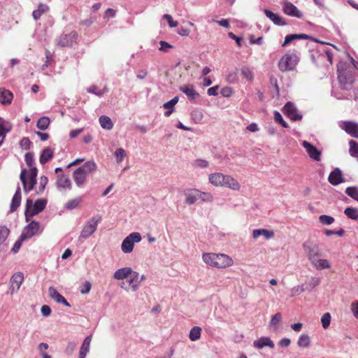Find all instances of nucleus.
Instances as JSON below:
<instances>
[{"label": "nucleus", "mask_w": 358, "mask_h": 358, "mask_svg": "<svg viewBox=\"0 0 358 358\" xmlns=\"http://www.w3.org/2000/svg\"><path fill=\"white\" fill-rule=\"evenodd\" d=\"M310 337L306 334H302L300 336L297 344L301 348H307L310 345Z\"/></svg>", "instance_id": "nucleus-41"}, {"label": "nucleus", "mask_w": 358, "mask_h": 358, "mask_svg": "<svg viewBox=\"0 0 358 358\" xmlns=\"http://www.w3.org/2000/svg\"><path fill=\"white\" fill-rule=\"evenodd\" d=\"M193 165L194 166L199 167V168H206L208 166L209 163L206 159H198L194 162Z\"/></svg>", "instance_id": "nucleus-57"}, {"label": "nucleus", "mask_w": 358, "mask_h": 358, "mask_svg": "<svg viewBox=\"0 0 358 358\" xmlns=\"http://www.w3.org/2000/svg\"><path fill=\"white\" fill-rule=\"evenodd\" d=\"M27 170L25 169H22L20 175V179L23 185V189L24 192L27 194L29 193L31 189V188L28 185V180L27 178Z\"/></svg>", "instance_id": "nucleus-33"}, {"label": "nucleus", "mask_w": 358, "mask_h": 358, "mask_svg": "<svg viewBox=\"0 0 358 358\" xmlns=\"http://www.w3.org/2000/svg\"><path fill=\"white\" fill-rule=\"evenodd\" d=\"M50 123V121L48 117H42L38 120L36 127L38 129L45 131L48 128Z\"/></svg>", "instance_id": "nucleus-37"}, {"label": "nucleus", "mask_w": 358, "mask_h": 358, "mask_svg": "<svg viewBox=\"0 0 358 358\" xmlns=\"http://www.w3.org/2000/svg\"><path fill=\"white\" fill-rule=\"evenodd\" d=\"M303 247L310 262H315V259L321 255L319 246L313 242L306 241L303 243Z\"/></svg>", "instance_id": "nucleus-6"}, {"label": "nucleus", "mask_w": 358, "mask_h": 358, "mask_svg": "<svg viewBox=\"0 0 358 358\" xmlns=\"http://www.w3.org/2000/svg\"><path fill=\"white\" fill-rule=\"evenodd\" d=\"M331 316L329 313H326L322 315V317L321 318V322H322V327L324 329H327L329 327L330 323H331Z\"/></svg>", "instance_id": "nucleus-46"}, {"label": "nucleus", "mask_w": 358, "mask_h": 358, "mask_svg": "<svg viewBox=\"0 0 358 358\" xmlns=\"http://www.w3.org/2000/svg\"><path fill=\"white\" fill-rule=\"evenodd\" d=\"M48 295L49 296L55 300L58 303H62L65 306L70 307V303L66 301V299L60 294L58 291L52 286L48 288Z\"/></svg>", "instance_id": "nucleus-14"}, {"label": "nucleus", "mask_w": 358, "mask_h": 358, "mask_svg": "<svg viewBox=\"0 0 358 358\" xmlns=\"http://www.w3.org/2000/svg\"><path fill=\"white\" fill-rule=\"evenodd\" d=\"M209 181L214 185L227 187L234 190L240 187V185L234 178L220 173L210 174Z\"/></svg>", "instance_id": "nucleus-2"}, {"label": "nucleus", "mask_w": 358, "mask_h": 358, "mask_svg": "<svg viewBox=\"0 0 358 358\" xmlns=\"http://www.w3.org/2000/svg\"><path fill=\"white\" fill-rule=\"evenodd\" d=\"M341 87L345 90H350L355 79L352 73L350 71L338 75Z\"/></svg>", "instance_id": "nucleus-8"}, {"label": "nucleus", "mask_w": 358, "mask_h": 358, "mask_svg": "<svg viewBox=\"0 0 358 358\" xmlns=\"http://www.w3.org/2000/svg\"><path fill=\"white\" fill-rule=\"evenodd\" d=\"M47 202V200L45 199H37L31 210L29 218L43 211L46 207Z\"/></svg>", "instance_id": "nucleus-16"}, {"label": "nucleus", "mask_w": 358, "mask_h": 358, "mask_svg": "<svg viewBox=\"0 0 358 358\" xmlns=\"http://www.w3.org/2000/svg\"><path fill=\"white\" fill-rule=\"evenodd\" d=\"M159 44H160L159 50L161 51H164L166 52H169V49L173 48V46L171 44H169V43L164 41H161L159 42Z\"/></svg>", "instance_id": "nucleus-61"}, {"label": "nucleus", "mask_w": 358, "mask_h": 358, "mask_svg": "<svg viewBox=\"0 0 358 358\" xmlns=\"http://www.w3.org/2000/svg\"><path fill=\"white\" fill-rule=\"evenodd\" d=\"M81 201V198H76L70 200L65 204V208L68 210H73L76 208Z\"/></svg>", "instance_id": "nucleus-45"}, {"label": "nucleus", "mask_w": 358, "mask_h": 358, "mask_svg": "<svg viewBox=\"0 0 358 358\" xmlns=\"http://www.w3.org/2000/svg\"><path fill=\"white\" fill-rule=\"evenodd\" d=\"M92 287V284L90 281H85L80 289V293L85 294L90 292Z\"/></svg>", "instance_id": "nucleus-60"}, {"label": "nucleus", "mask_w": 358, "mask_h": 358, "mask_svg": "<svg viewBox=\"0 0 358 358\" xmlns=\"http://www.w3.org/2000/svg\"><path fill=\"white\" fill-rule=\"evenodd\" d=\"M10 234V229L5 225H0V245H3Z\"/></svg>", "instance_id": "nucleus-36"}, {"label": "nucleus", "mask_w": 358, "mask_h": 358, "mask_svg": "<svg viewBox=\"0 0 358 358\" xmlns=\"http://www.w3.org/2000/svg\"><path fill=\"white\" fill-rule=\"evenodd\" d=\"M274 120L276 122L281 124L284 128L288 127V124L284 120L282 115L277 110L274 111Z\"/></svg>", "instance_id": "nucleus-49"}, {"label": "nucleus", "mask_w": 358, "mask_h": 358, "mask_svg": "<svg viewBox=\"0 0 358 358\" xmlns=\"http://www.w3.org/2000/svg\"><path fill=\"white\" fill-rule=\"evenodd\" d=\"M263 236L266 239H270L274 236V232L273 230H268L266 229H254L252 231V237L256 239L259 236Z\"/></svg>", "instance_id": "nucleus-24"}, {"label": "nucleus", "mask_w": 358, "mask_h": 358, "mask_svg": "<svg viewBox=\"0 0 358 358\" xmlns=\"http://www.w3.org/2000/svg\"><path fill=\"white\" fill-rule=\"evenodd\" d=\"M253 345L255 348L258 349H262L266 346L271 348H274L275 347L273 342L268 337H262L259 340L255 341Z\"/></svg>", "instance_id": "nucleus-21"}, {"label": "nucleus", "mask_w": 358, "mask_h": 358, "mask_svg": "<svg viewBox=\"0 0 358 358\" xmlns=\"http://www.w3.org/2000/svg\"><path fill=\"white\" fill-rule=\"evenodd\" d=\"M301 145L306 149L308 156L316 162H320L321 160L322 152L316 148V146L306 141H303Z\"/></svg>", "instance_id": "nucleus-9"}, {"label": "nucleus", "mask_w": 358, "mask_h": 358, "mask_svg": "<svg viewBox=\"0 0 358 358\" xmlns=\"http://www.w3.org/2000/svg\"><path fill=\"white\" fill-rule=\"evenodd\" d=\"M282 6V10L286 15L298 18L303 17V13L292 3L286 1Z\"/></svg>", "instance_id": "nucleus-12"}, {"label": "nucleus", "mask_w": 358, "mask_h": 358, "mask_svg": "<svg viewBox=\"0 0 358 358\" xmlns=\"http://www.w3.org/2000/svg\"><path fill=\"white\" fill-rule=\"evenodd\" d=\"M40 229V224L36 221H31L24 229L21 235L22 238L29 239L36 235Z\"/></svg>", "instance_id": "nucleus-10"}, {"label": "nucleus", "mask_w": 358, "mask_h": 358, "mask_svg": "<svg viewBox=\"0 0 358 358\" xmlns=\"http://www.w3.org/2000/svg\"><path fill=\"white\" fill-rule=\"evenodd\" d=\"M57 187L59 189H71V181L69 176L65 174H62L58 176L56 181Z\"/></svg>", "instance_id": "nucleus-18"}, {"label": "nucleus", "mask_w": 358, "mask_h": 358, "mask_svg": "<svg viewBox=\"0 0 358 358\" xmlns=\"http://www.w3.org/2000/svg\"><path fill=\"white\" fill-rule=\"evenodd\" d=\"M31 144V141L29 138L27 137L22 138L20 143V147L25 150H29L30 148Z\"/></svg>", "instance_id": "nucleus-59"}, {"label": "nucleus", "mask_w": 358, "mask_h": 358, "mask_svg": "<svg viewBox=\"0 0 358 358\" xmlns=\"http://www.w3.org/2000/svg\"><path fill=\"white\" fill-rule=\"evenodd\" d=\"M180 90L191 101L199 97V94L194 90L192 85H185L180 87Z\"/></svg>", "instance_id": "nucleus-19"}, {"label": "nucleus", "mask_w": 358, "mask_h": 358, "mask_svg": "<svg viewBox=\"0 0 358 358\" xmlns=\"http://www.w3.org/2000/svg\"><path fill=\"white\" fill-rule=\"evenodd\" d=\"M202 258L206 264L217 268H225L233 264L232 259L224 254L203 253Z\"/></svg>", "instance_id": "nucleus-1"}, {"label": "nucleus", "mask_w": 358, "mask_h": 358, "mask_svg": "<svg viewBox=\"0 0 358 358\" xmlns=\"http://www.w3.org/2000/svg\"><path fill=\"white\" fill-rule=\"evenodd\" d=\"M96 169L97 166L94 161H88L85 162L83 166L78 168V169H80V171L86 176L94 172Z\"/></svg>", "instance_id": "nucleus-25"}, {"label": "nucleus", "mask_w": 358, "mask_h": 358, "mask_svg": "<svg viewBox=\"0 0 358 358\" xmlns=\"http://www.w3.org/2000/svg\"><path fill=\"white\" fill-rule=\"evenodd\" d=\"M129 273H131V268L129 267H124L117 269L114 273V278L116 280H123L129 277Z\"/></svg>", "instance_id": "nucleus-27"}, {"label": "nucleus", "mask_w": 358, "mask_h": 358, "mask_svg": "<svg viewBox=\"0 0 358 358\" xmlns=\"http://www.w3.org/2000/svg\"><path fill=\"white\" fill-rule=\"evenodd\" d=\"M351 310L354 316L358 319V301H355L351 304Z\"/></svg>", "instance_id": "nucleus-64"}, {"label": "nucleus", "mask_w": 358, "mask_h": 358, "mask_svg": "<svg viewBox=\"0 0 358 358\" xmlns=\"http://www.w3.org/2000/svg\"><path fill=\"white\" fill-rule=\"evenodd\" d=\"M199 194L200 192L196 189L191 190L189 192L186 193L185 203L189 205L195 203L199 197Z\"/></svg>", "instance_id": "nucleus-28"}, {"label": "nucleus", "mask_w": 358, "mask_h": 358, "mask_svg": "<svg viewBox=\"0 0 358 358\" xmlns=\"http://www.w3.org/2000/svg\"><path fill=\"white\" fill-rule=\"evenodd\" d=\"M48 177H46L45 176H42L40 178L38 189V190H36L37 194H41L44 192V190L45 189V186L48 184Z\"/></svg>", "instance_id": "nucleus-43"}, {"label": "nucleus", "mask_w": 358, "mask_h": 358, "mask_svg": "<svg viewBox=\"0 0 358 358\" xmlns=\"http://www.w3.org/2000/svg\"><path fill=\"white\" fill-rule=\"evenodd\" d=\"M320 283V279L319 278L312 277L308 282V285L306 287V289L308 290H311Z\"/></svg>", "instance_id": "nucleus-53"}, {"label": "nucleus", "mask_w": 358, "mask_h": 358, "mask_svg": "<svg viewBox=\"0 0 358 358\" xmlns=\"http://www.w3.org/2000/svg\"><path fill=\"white\" fill-rule=\"evenodd\" d=\"M54 150L47 147L44 148L41 154L39 162L41 164H45L53 158Z\"/></svg>", "instance_id": "nucleus-22"}, {"label": "nucleus", "mask_w": 358, "mask_h": 358, "mask_svg": "<svg viewBox=\"0 0 358 358\" xmlns=\"http://www.w3.org/2000/svg\"><path fill=\"white\" fill-rule=\"evenodd\" d=\"M77 33L71 31L70 34H62L57 40V43L61 47L71 46L77 38Z\"/></svg>", "instance_id": "nucleus-11"}, {"label": "nucleus", "mask_w": 358, "mask_h": 358, "mask_svg": "<svg viewBox=\"0 0 358 358\" xmlns=\"http://www.w3.org/2000/svg\"><path fill=\"white\" fill-rule=\"evenodd\" d=\"M319 221L323 224L330 225L334 222V218L330 215H322L319 217Z\"/></svg>", "instance_id": "nucleus-47"}, {"label": "nucleus", "mask_w": 358, "mask_h": 358, "mask_svg": "<svg viewBox=\"0 0 358 358\" xmlns=\"http://www.w3.org/2000/svg\"><path fill=\"white\" fill-rule=\"evenodd\" d=\"M21 189L20 187L18 186L11 200L10 212L13 213L18 208L21 203Z\"/></svg>", "instance_id": "nucleus-20"}, {"label": "nucleus", "mask_w": 358, "mask_h": 358, "mask_svg": "<svg viewBox=\"0 0 358 358\" xmlns=\"http://www.w3.org/2000/svg\"><path fill=\"white\" fill-rule=\"evenodd\" d=\"M201 329L199 327H194L189 332V339L192 341L198 340L201 337Z\"/></svg>", "instance_id": "nucleus-39"}, {"label": "nucleus", "mask_w": 358, "mask_h": 358, "mask_svg": "<svg viewBox=\"0 0 358 358\" xmlns=\"http://www.w3.org/2000/svg\"><path fill=\"white\" fill-rule=\"evenodd\" d=\"M80 171V169H76L73 173V180L76 185L79 187H81L85 185L87 177V176Z\"/></svg>", "instance_id": "nucleus-23"}, {"label": "nucleus", "mask_w": 358, "mask_h": 358, "mask_svg": "<svg viewBox=\"0 0 358 358\" xmlns=\"http://www.w3.org/2000/svg\"><path fill=\"white\" fill-rule=\"evenodd\" d=\"M241 74L244 78H245L248 80L251 81L253 80V73L251 71V70L247 66H243L241 69Z\"/></svg>", "instance_id": "nucleus-51"}, {"label": "nucleus", "mask_w": 358, "mask_h": 358, "mask_svg": "<svg viewBox=\"0 0 358 358\" xmlns=\"http://www.w3.org/2000/svg\"><path fill=\"white\" fill-rule=\"evenodd\" d=\"M344 213L348 217L352 220H358V210L355 208L348 207L345 209Z\"/></svg>", "instance_id": "nucleus-38"}, {"label": "nucleus", "mask_w": 358, "mask_h": 358, "mask_svg": "<svg viewBox=\"0 0 358 358\" xmlns=\"http://www.w3.org/2000/svg\"><path fill=\"white\" fill-rule=\"evenodd\" d=\"M24 276L23 274L20 272L15 273L11 279V283L13 288L16 287L17 289H19L22 282H23Z\"/></svg>", "instance_id": "nucleus-30"}, {"label": "nucleus", "mask_w": 358, "mask_h": 358, "mask_svg": "<svg viewBox=\"0 0 358 358\" xmlns=\"http://www.w3.org/2000/svg\"><path fill=\"white\" fill-rule=\"evenodd\" d=\"M13 95L11 92L7 90L0 91V102L4 105L10 104Z\"/></svg>", "instance_id": "nucleus-29"}, {"label": "nucleus", "mask_w": 358, "mask_h": 358, "mask_svg": "<svg viewBox=\"0 0 358 358\" xmlns=\"http://www.w3.org/2000/svg\"><path fill=\"white\" fill-rule=\"evenodd\" d=\"M342 129L354 138H358V124L356 122L345 121L343 122Z\"/></svg>", "instance_id": "nucleus-15"}, {"label": "nucleus", "mask_w": 358, "mask_h": 358, "mask_svg": "<svg viewBox=\"0 0 358 358\" xmlns=\"http://www.w3.org/2000/svg\"><path fill=\"white\" fill-rule=\"evenodd\" d=\"M163 18L166 19L170 27H176L178 25V22L173 21V17L169 14H164Z\"/></svg>", "instance_id": "nucleus-62"}, {"label": "nucleus", "mask_w": 358, "mask_h": 358, "mask_svg": "<svg viewBox=\"0 0 358 358\" xmlns=\"http://www.w3.org/2000/svg\"><path fill=\"white\" fill-rule=\"evenodd\" d=\"M101 220V217L96 215L87 221L81 231L79 239H86L91 236L96 230L97 226Z\"/></svg>", "instance_id": "nucleus-4"}, {"label": "nucleus", "mask_w": 358, "mask_h": 358, "mask_svg": "<svg viewBox=\"0 0 358 358\" xmlns=\"http://www.w3.org/2000/svg\"><path fill=\"white\" fill-rule=\"evenodd\" d=\"M299 60L296 53L285 54L278 62V68L281 71H293Z\"/></svg>", "instance_id": "nucleus-3"}, {"label": "nucleus", "mask_w": 358, "mask_h": 358, "mask_svg": "<svg viewBox=\"0 0 358 358\" xmlns=\"http://www.w3.org/2000/svg\"><path fill=\"white\" fill-rule=\"evenodd\" d=\"M129 283L131 285L133 290L135 291L139 285V274L131 270V273H129Z\"/></svg>", "instance_id": "nucleus-31"}, {"label": "nucleus", "mask_w": 358, "mask_h": 358, "mask_svg": "<svg viewBox=\"0 0 358 358\" xmlns=\"http://www.w3.org/2000/svg\"><path fill=\"white\" fill-rule=\"evenodd\" d=\"M238 69H235L234 71L231 72L229 73V75L227 76V82L230 83H235L238 81Z\"/></svg>", "instance_id": "nucleus-52"}, {"label": "nucleus", "mask_w": 358, "mask_h": 358, "mask_svg": "<svg viewBox=\"0 0 358 358\" xmlns=\"http://www.w3.org/2000/svg\"><path fill=\"white\" fill-rule=\"evenodd\" d=\"M345 194L350 197L358 201V187L355 186L348 187L345 189Z\"/></svg>", "instance_id": "nucleus-40"}, {"label": "nucleus", "mask_w": 358, "mask_h": 358, "mask_svg": "<svg viewBox=\"0 0 358 358\" xmlns=\"http://www.w3.org/2000/svg\"><path fill=\"white\" fill-rule=\"evenodd\" d=\"M141 241V236L138 232H133L127 236L121 245L122 251L124 253H130L134 246L135 243H139Z\"/></svg>", "instance_id": "nucleus-5"}, {"label": "nucleus", "mask_w": 358, "mask_h": 358, "mask_svg": "<svg viewBox=\"0 0 358 358\" xmlns=\"http://www.w3.org/2000/svg\"><path fill=\"white\" fill-rule=\"evenodd\" d=\"M328 181L336 186L345 182L342 171L339 168H335L329 174Z\"/></svg>", "instance_id": "nucleus-13"}, {"label": "nucleus", "mask_w": 358, "mask_h": 358, "mask_svg": "<svg viewBox=\"0 0 358 358\" xmlns=\"http://www.w3.org/2000/svg\"><path fill=\"white\" fill-rule=\"evenodd\" d=\"M92 336H87L83 342L79 352V358H85L87 353L90 351V343Z\"/></svg>", "instance_id": "nucleus-26"}, {"label": "nucleus", "mask_w": 358, "mask_h": 358, "mask_svg": "<svg viewBox=\"0 0 358 358\" xmlns=\"http://www.w3.org/2000/svg\"><path fill=\"white\" fill-rule=\"evenodd\" d=\"M115 155L116 157L117 162L120 163L126 156V151L122 148H117L115 152Z\"/></svg>", "instance_id": "nucleus-50"}, {"label": "nucleus", "mask_w": 358, "mask_h": 358, "mask_svg": "<svg viewBox=\"0 0 358 358\" xmlns=\"http://www.w3.org/2000/svg\"><path fill=\"white\" fill-rule=\"evenodd\" d=\"M203 117V113L201 110H195L191 113V118L195 123H200Z\"/></svg>", "instance_id": "nucleus-44"}, {"label": "nucleus", "mask_w": 358, "mask_h": 358, "mask_svg": "<svg viewBox=\"0 0 358 358\" xmlns=\"http://www.w3.org/2000/svg\"><path fill=\"white\" fill-rule=\"evenodd\" d=\"M349 145H350V150H349L350 155L353 157H358V143L355 141L351 140L349 142Z\"/></svg>", "instance_id": "nucleus-42"}, {"label": "nucleus", "mask_w": 358, "mask_h": 358, "mask_svg": "<svg viewBox=\"0 0 358 358\" xmlns=\"http://www.w3.org/2000/svg\"><path fill=\"white\" fill-rule=\"evenodd\" d=\"M26 240L25 238H22V236L20 235L19 239L17 241H16V242L14 243V245L13 247L11 249V251L13 252V253H17L18 252L19 250L20 249L21 246H22V242Z\"/></svg>", "instance_id": "nucleus-56"}, {"label": "nucleus", "mask_w": 358, "mask_h": 358, "mask_svg": "<svg viewBox=\"0 0 358 358\" xmlns=\"http://www.w3.org/2000/svg\"><path fill=\"white\" fill-rule=\"evenodd\" d=\"M282 319V315L280 313H275L271 320V325H277Z\"/></svg>", "instance_id": "nucleus-63"}, {"label": "nucleus", "mask_w": 358, "mask_h": 358, "mask_svg": "<svg viewBox=\"0 0 358 358\" xmlns=\"http://www.w3.org/2000/svg\"><path fill=\"white\" fill-rule=\"evenodd\" d=\"M311 263L317 268V269L329 268L331 266L328 260L324 259H319V257L315 259V262Z\"/></svg>", "instance_id": "nucleus-35"}, {"label": "nucleus", "mask_w": 358, "mask_h": 358, "mask_svg": "<svg viewBox=\"0 0 358 358\" xmlns=\"http://www.w3.org/2000/svg\"><path fill=\"white\" fill-rule=\"evenodd\" d=\"M283 111L293 121H298L302 119V115L299 113L296 106L291 101L286 103L283 107Z\"/></svg>", "instance_id": "nucleus-7"}, {"label": "nucleus", "mask_w": 358, "mask_h": 358, "mask_svg": "<svg viewBox=\"0 0 358 358\" xmlns=\"http://www.w3.org/2000/svg\"><path fill=\"white\" fill-rule=\"evenodd\" d=\"M24 160L26 162L27 165L29 167L33 166L34 163V155L33 152H27L24 156Z\"/></svg>", "instance_id": "nucleus-54"}, {"label": "nucleus", "mask_w": 358, "mask_h": 358, "mask_svg": "<svg viewBox=\"0 0 358 358\" xmlns=\"http://www.w3.org/2000/svg\"><path fill=\"white\" fill-rule=\"evenodd\" d=\"M348 64L344 62H339L337 64L338 75L344 72H348L347 69Z\"/></svg>", "instance_id": "nucleus-58"}, {"label": "nucleus", "mask_w": 358, "mask_h": 358, "mask_svg": "<svg viewBox=\"0 0 358 358\" xmlns=\"http://www.w3.org/2000/svg\"><path fill=\"white\" fill-rule=\"evenodd\" d=\"M99 120L102 128L107 130H110L113 129V123L109 117L106 115H101Z\"/></svg>", "instance_id": "nucleus-32"}, {"label": "nucleus", "mask_w": 358, "mask_h": 358, "mask_svg": "<svg viewBox=\"0 0 358 358\" xmlns=\"http://www.w3.org/2000/svg\"><path fill=\"white\" fill-rule=\"evenodd\" d=\"M264 13L266 16L273 22L274 24L278 26H285L287 24V22L283 20L282 17L276 13H273L271 10L265 9Z\"/></svg>", "instance_id": "nucleus-17"}, {"label": "nucleus", "mask_w": 358, "mask_h": 358, "mask_svg": "<svg viewBox=\"0 0 358 358\" xmlns=\"http://www.w3.org/2000/svg\"><path fill=\"white\" fill-rule=\"evenodd\" d=\"M178 99H179L178 96H175L169 101L164 103L163 107L166 109L174 110V106L178 103Z\"/></svg>", "instance_id": "nucleus-55"}, {"label": "nucleus", "mask_w": 358, "mask_h": 358, "mask_svg": "<svg viewBox=\"0 0 358 358\" xmlns=\"http://www.w3.org/2000/svg\"><path fill=\"white\" fill-rule=\"evenodd\" d=\"M34 203H33V201L31 199H27L26 208H25V212H24L27 222L29 221V214H30L31 208H33Z\"/></svg>", "instance_id": "nucleus-48"}, {"label": "nucleus", "mask_w": 358, "mask_h": 358, "mask_svg": "<svg viewBox=\"0 0 358 358\" xmlns=\"http://www.w3.org/2000/svg\"><path fill=\"white\" fill-rule=\"evenodd\" d=\"M12 129L11 124L8 122L3 120L0 117V137H6V133L9 132Z\"/></svg>", "instance_id": "nucleus-34"}]
</instances>
